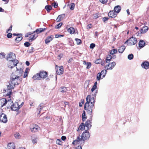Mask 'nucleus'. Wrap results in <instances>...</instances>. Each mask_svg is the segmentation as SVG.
Segmentation results:
<instances>
[{"mask_svg": "<svg viewBox=\"0 0 149 149\" xmlns=\"http://www.w3.org/2000/svg\"><path fill=\"white\" fill-rule=\"evenodd\" d=\"M96 95V94L92 95V96L88 95L86 99V102L84 106V109L87 111L88 114L91 115L90 117L91 118L90 120H88L86 122L85 124L86 127L85 130H89L92 126V111L93 109L94 108Z\"/></svg>", "mask_w": 149, "mask_h": 149, "instance_id": "f257e3e1", "label": "nucleus"}, {"mask_svg": "<svg viewBox=\"0 0 149 149\" xmlns=\"http://www.w3.org/2000/svg\"><path fill=\"white\" fill-rule=\"evenodd\" d=\"M19 77H16L13 74H12L11 77V79L10 81L9 84L7 86L6 89L7 94L6 95L10 97L11 94L12 90L13 89L16 85H18L20 82V80L19 79Z\"/></svg>", "mask_w": 149, "mask_h": 149, "instance_id": "f03ea898", "label": "nucleus"}, {"mask_svg": "<svg viewBox=\"0 0 149 149\" xmlns=\"http://www.w3.org/2000/svg\"><path fill=\"white\" fill-rule=\"evenodd\" d=\"M90 136V134L88 131L85 130V132H84L82 134L81 138L79 136L77 137V139L74 141L72 142V144H83L84 143V141L87 139H89Z\"/></svg>", "mask_w": 149, "mask_h": 149, "instance_id": "7ed1b4c3", "label": "nucleus"}, {"mask_svg": "<svg viewBox=\"0 0 149 149\" xmlns=\"http://www.w3.org/2000/svg\"><path fill=\"white\" fill-rule=\"evenodd\" d=\"M23 102H22L20 105H19L17 102H15L14 104L11 103L10 108L13 111H17L23 105Z\"/></svg>", "mask_w": 149, "mask_h": 149, "instance_id": "20e7f679", "label": "nucleus"}, {"mask_svg": "<svg viewBox=\"0 0 149 149\" xmlns=\"http://www.w3.org/2000/svg\"><path fill=\"white\" fill-rule=\"evenodd\" d=\"M12 101L11 102V99H10L7 100L6 98H3L0 100V107H2L5 105L7 103L8 105L11 104L13 103Z\"/></svg>", "mask_w": 149, "mask_h": 149, "instance_id": "39448f33", "label": "nucleus"}, {"mask_svg": "<svg viewBox=\"0 0 149 149\" xmlns=\"http://www.w3.org/2000/svg\"><path fill=\"white\" fill-rule=\"evenodd\" d=\"M18 63L19 61L18 60H14L13 61L8 62L7 65L9 68L12 69L15 66H16Z\"/></svg>", "mask_w": 149, "mask_h": 149, "instance_id": "423d86ee", "label": "nucleus"}, {"mask_svg": "<svg viewBox=\"0 0 149 149\" xmlns=\"http://www.w3.org/2000/svg\"><path fill=\"white\" fill-rule=\"evenodd\" d=\"M6 59L8 62L17 60L15 54L13 52H10L7 55Z\"/></svg>", "mask_w": 149, "mask_h": 149, "instance_id": "0eeeda50", "label": "nucleus"}, {"mask_svg": "<svg viewBox=\"0 0 149 149\" xmlns=\"http://www.w3.org/2000/svg\"><path fill=\"white\" fill-rule=\"evenodd\" d=\"M7 121L6 116L2 113V109H0V121L6 123Z\"/></svg>", "mask_w": 149, "mask_h": 149, "instance_id": "6e6552de", "label": "nucleus"}, {"mask_svg": "<svg viewBox=\"0 0 149 149\" xmlns=\"http://www.w3.org/2000/svg\"><path fill=\"white\" fill-rule=\"evenodd\" d=\"M16 68H17L16 70L14 73H13L12 74H13V75H15L16 77L19 78L22 76V74L23 73L24 71L21 68L19 69L17 68L16 67Z\"/></svg>", "mask_w": 149, "mask_h": 149, "instance_id": "1a4fd4ad", "label": "nucleus"}, {"mask_svg": "<svg viewBox=\"0 0 149 149\" xmlns=\"http://www.w3.org/2000/svg\"><path fill=\"white\" fill-rule=\"evenodd\" d=\"M129 42V45H134L137 42V39L136 38L132 37L130 38L128 40H127L126 43Z\"/></svg>", "mask_w": 149, "mask_h": 149, "instance_id": "9d476101", "label": "nucleus"}, {"mask_svg": "<svg viewBox=\"0 0 149 149\" xmlns=\"http://www.w3.org/2000/svg\"><path fill=\"white\" fill-rule=\"evenodd\" d=\"M116 65V63L115 62H113L111 63H109L105 66V68L107 70H111Z\"/></svg>", "mask_w": 149, "mask_h": 149, "instance_id": "9b49d317", "label": "nucleus"}, {"mask_svg": "<svg viewBox=\"0 0 149 149\" xmlns=\"http://www.w3.org/2000/svg\"><path fill=\"white\" fill-rule=\"evenodd\" d=\"M30 127L31 131L34 132H37L39 128L38 126L36 125H31Z\"/></svg>", "mask_w": 149, "mask_h": 149, "instance_id": "f8f14e48", "label": "nucleus"}, {"mask_svg": "<svg viewBox=\"0 0 149 149\" xmlns=\"http://www.w3.org/2000/svg\"><path fill=\"white\" fill-rule=\"evenodd\" d=\"M142 67L146 69H148L149 68V63L147 61H145L143 62L141 65Z\"/></svg>", "mask_w": 149, "mask_h": 149, "instance_id": "ddd939ff", "label": "nucleus"}, {"mask_svg": "<svg viewBox=\"0 0 149 149\" xmlns=\"http://www.w3.org/2000/svg\"><path fill=\"white\" fill-rule=\"evenodd\" d=\"M56 68L57 70L56 72L57 74L60 75L63 73V67H61L58 66Z\"/></svg>", "mask_w": 149, "mask_h": 149, "instance_id": "4468645a", "label": "nucleus"}, {"mask_svg": "<svg viewBox=\"0 0 149 149\" xmlns=\"http://www.w3.org/2000/svg\"><path fill=\"white\" fill-rule=\"evenodd\" d=\"M145 45V42L142 40H140L139 43V47L140 48L139 49H140L141 48H143Z\"/></svg>", "mask_w": 149, "mask_h": 149, "instance_id": "2eb2a0df", "label": "nucleus"}, {"mask_svg": "<svg viewBox=\"0 0 149 149\" xmlns=\"http://www.w3.org/2000/svg\"><path fill=\"white\" fill-rule=\"evenodd\" d=\"M40 78H45L47 76V73L46 72L42 71L39 73Z\"/></svg>", "mask_w": 149, "mask_h": 149, "instance_id": "dca6fc26", "label": "nucleus"}, {"mask_svg": "<svg viewBox=\"0 0 149 149\" xmlns=\"http://www.w3.org/2000/svg\"><path fill=\"white\" fill-rule=\"evenodd\" d=\"M54 38V36L52 35L48 36L46 38L45 40V43L47 44L52 41Z\"/></svg>", "mask_w": 149, "mask_h": 149, "instance_id": "f3484780", "label": "nucleus"}, {"mask_svg": "<svg viewBox=\"0 0 149 149\" xmlns=\"http://www.w3.org/2000/svg\"><path fill=\"white\" fill-rule=\"evenodd\" d=\"M114 11H110L108 13L109 16L111 18H114L116 16V14L115 13Z\"/></svg>", "mask_w": 149, "mask_h": 149, "instance_id": "a211bd4d", "label": "nucleus"}, {"mask_svg": "<svg viewBox=\"0 0 149 149\" xmlns=\"http://www.w3.org/2000/svg\"><path fill=\"white\" fill-rule=\"evenodd\" d=\"M121 9V8L120 6H117L115 7L114 9V12L116 13H119Z\"/></svg>", "mask_w": 149, "mask_h": 149, "instance_id": "6ab92c4d", "label": "nucleus"}, {"mask_svg": "<svg viewBox=\"0 0 149 149\" xmlns=\"http://www.w3.org/2000/svg\"><path fill=\"white\" fill-rule=\"evenodd\" d=\"M65 17V14H63L59 15L56 19V20L58 22H60Z\"/></svg>", "mask_w": 149, "mask_h": 149, "instance_id": "aec40b11", "label": "nucleus"}, {"mask_svg": "<svg viewBox=\"0 0 149 149\" xmlns=\"http://www.w3.org/2000/svg\"><path fill=\"white\" fill-rule=\"evenodd\" d=\"M148 29V28L147 26L143 27L141 30V33H146Z\"/></svg>", "mask_w": 149, "mask_h": 149, "instance_id": "412c9836", "label": "nucleus"}, {"mask_svg": "<svg viewBox=\"0 0 149 149\" xmlns=\"http://www.w3.org/2000/svg\"><path fill=\"white\" fill-rule=\"evenodd\" d=\"M15 146L13 143H9L7 146V149H14Z\"/></svg>", "mask_w": 149, "mask_h": 149, "instance_id": "4be33fe9", "label": "nucleus"}, {"mask_svg": "<svg viewBox=\"0 0 149 149\" xmlns=\"http://www.w3.org/2000/svg\"><path fill=\"white\" fill-rule=\"evenodd\" d=\"M112 58V56L110 54H108L107 56L106 59V62L108 63L110 61Z\"/></svg>", "mask_w": 149, "mask_h": 149, "instance_id": "5701e85b", "label": "nucleus"}, {"mask_svg": "<svg viewBox=\"0 0 149 149\" xmlns=\"http://www.w3.org/2000/svg\"><path fill=\"white\" fill-rule=\"evenodd\" d=\"M83 64L86 66V68L88 69L90 68L91 66V64L90 62L86 63L85 61L83 62Z\"/></svg>", "mask_w": 149, "mask_h": 149, "instance_id": "b1692460", "label": "nucleus"}, {"mask_svg": "<svg viewBox=\"0 0 149 149\" xmlns=\"http://www.w3.org/2000/svg\"><path fill=\"white\" fill-rule=\"evenodd\" d=\"M33 79L35 80L40 79L41 78L40 75L39 73H37L36 74L34 75L33 77Z\"/></svg>", "mask_w": 149, "mask_h": 149, "instance_id": "393cba45", "label": "nucleus"}, {"mask_svg": "<svg viewBox=\"0 0 149 149\" xmlns=\"http://www.w3.org/2000/svg\"><path fill=\"white\" fill-rule=\"evenodd\" d=\"M125 46H121L119 48L118 50V52L120 53H123L125 49Z\"/></svg>", "mask_w": 149, "mask_h": 149, "instance_id": "a878e982", "label": "nucleus"}, {"mask_svg": "<svg viewBox=\"0 0 149 149\" xmlns=\"http://www.w3.org/2000/svg\"><path fill=\"white\" fill-rule=\"evenodd\" d=\"M38 36L37 34L34 35L33 36H31L29 38V40L30 41L32 42Z\"/></svg>", "mask_w": 149, "mask_h": 149, "instance_id": "bb28decb", "label": "nucleus"}, {"mask_svg": "<svg viewBox=\"0 0 149 149\" xmlns=\"http://www.w3.org/2000/svg\"><path fill=\"white\" fill-rule=\"evenodd\" d=\"M79 128L81 130H84L85 131V126L84 123H81L79 126Z\"/></svg>", "mask_w": 149, "mask_h": 149, "instance_id": "cd10ccee", "label": "nucleus"}, {"mask_svg": "<svg viewBox=\"0 0 149 149\" xmlns=\"http://www.w3.org/2000/svg\"><path fill=\"white\" fill-rule=\"evenodd\" d=\"M22 39V34H19V36H17V37L16 39L15 40L16 41H17V42H19L21 41Z\"/></svg>", "mask_w": 149, "mask_h": 149, "instance_id": "c85d7f7f", "label": "nucleus"}, {"mask_svg": "<svg viewBox=\"0 0 149 149\" xmlns=\"http://www.w3.org/2000/svg\"><path fill=\"white\" fill-rule=\"evenodd\" d=\"M107 70L106 69L105 70H102L101 72L100 73L101 75H102V79L105 77V75L107 72Z\"/></svg>", "mask_w": 149, "mask_h": 149, "instance_id": "c756f323", "label": "nucleus"}, {"mask_svg": "<svg viewBox=\"0 0 149 149\" xmlns=\"http://www.w3.org/2000/svg\"><path fill=\"white\" fill-rule=\"evenodd\" d=\"M68 32L70 33V34H73L75 32L74 28L72 27H71L68 29Z\"/></svg>", "mask_w": 149, "mask_h": 149, "instance_id": "7c9ffc66", "label": "nucleus"}, {"mask_svg": "<svg viewBox=\"0 0 149 149\" xmlns=\"http://www.w3.org/2000/svg\"><path fill=\"white\" fill-rule=\"evenodd\" d=\"M44 104L43 103H41L39 104L38 108V110L39 111V113H40L41 109L44 107Z\"/></svg>", "mask_w": 149, "mask_h": 149, "instance_id": "2f4dec72", "label": "nucleus"}, {"mask_svg": "<svg viewBox=\"0 0 149 149\" xmlns=\"http://www.w3.org/2000/svg\"><path fill=\"white\" fill-rule=\"evenodd\" d=\"M69 8L71 10H73L74 9L75 4L74 3H72L70 5H68Z\"/></svg>", "mask_w": 149, "mask_h": 149, "instance_id": "473e14b6", "label": "nucleus"}, {"mask_svg": "<svg viewBox=\"0 0 149 149\" xmlns=\"http://www.w3.org/2000/svg\"><path fill=\"white\" fill-rule=\"evenodd\" d=\"M59 90L61 92L64 93L67 91V89L65 87H61L59 89Z\"/></svg>", "mask_w": 149, "mask_h": 149, "instance_id": "72a5a7b5", "label": "nucleus"}, {"mask_svg": "<svg viewBox=\"0 0 149 149\" xmlns=\"http://www.w3.org/2000/svg\"><path fill=\"white\" fill-rule=\"evenodd\" d=\"M86 115L85 114V111H84L82 114V120L83 122L85 121L86 120Z\"/></svg>", "mask_w": 149, "mask_h": 149, "instance_id": "f704fd0d", "label": "nucleus"}, {"mask_svg": "<svg viewBox=\"0 0 149 149\" xmlns=\"http://www.w3.org/2000/svg\"><path fill=\"white\" fill-rule=\"evenodd\" d=\"M109 52L110 54H111L113 55L116 53L117 52V51L116 49H112V50H110Z\"/></svg>", "mask_w": 149, "mask_h": 149, "instance_id": "c9c22d12", "label": "nucleus"}, {"mask_svg": "<svg viewBox=\"0 0 149 149\" xmlns=\"http://www.w3.org/2000/svg\"><path fill=\"white\" fill-rule=\"evenodd\" d=\"M45 8L47 12H49L52 9V8L50 5H47L45 6Z\"/></svg>", "mask_w": 149, "mask_h": 149, "instance_id": "e433bc0d", "label": "nucleus"}, {"mask_svg": "<svg viewBox=\"0 0 149 149\" xmlns=\"http://www.w3.org/2000/svg\"><path fill=\"white\" fill-rule=\"evenodd\" d=\"M127 58L129 60H132L134 58V55L132 54H130L128 56Z\"/></svg>", "mask_w": 149, "mask_h": 149, "instance_id": "4c0bfd02", "label": "nucleus"}, {"mask_svg": "<svg viewBox=\"0 0 149 149\" xmlns=\"http://www.w3.org/2000/svg\"><path fill=\"white\" fill-rule=\"evenodd\" d=\"M102 75L100 73H99L97 74V80L98 81H99L101 78V76Z\"/></svg>", "mask_w": 149, "mask_h": 149, "instance_id": "58836bf2", "label": "nucleus"}, {"mask_svg": "<svg viewBox=\"0 0 149 149\" xmlns=\"http://www.w3.org/2000/svg\"><path fill=\"white\" fill-rule=\"evenodd\" d=\"M62 23L61 22L58 24L57 25L55 26V28L58 29L60 28L62 25Z\"/></svg>", "mask_w": 149, "mask_h": 149, "instance_id": "ea45409f", "label": "nucleus"}, {"mask_svg": "<svg viewBox=\"0 0 149 149\" xmlns=\"http://www.w3.org/2000/svg\"><path fill=\"white\" fill-rule=\"evenodd\" d=\"M75 40L76 41L77 44L79 45L81 43V41L80 39L75 38Z\"/></svg>", "mask_w": 149, "mask_h": 149, "instance_id": "a19ab883", "label": "nucleus"}, {"mask_svg": "<svg viewBox=\"0 0 149 149\" xmlns=\"http://www.w3.org/2000/svg\"><path fill=\"white\" fill-rule=\"evenodd\" d=\"M15 137L16 139H19L20 137V136L19 133H17L14 134Z\"/></svg>", "mask_w": 149, "mask_h": 149, "instance_id": "79ce46f5", "label": "nucleus"}, {"mask_svg": "<svg viewBox=\"0 0 149 149\" xmlns=\"http://www.w3.org/2000/svg\"><path fill=\"white\" fill-rule=\"evenodd\" d=\"M101 62V59H98L95 61V63L96 64H100Z\"/></svg>", "mask_w": 149, "mask_h": 149, "instance_id": "37998d69", "label": "nucleus"}, {"mask_svg": "<svg viewBox=\"0 0 149 149\" xmlns=\"http://www.w3.org/2000/svg\"><path fill=\"white\" fill-rule=\"evenodd\" d=\"M84 99H81V102L79 103V106L80 107H81L82 106V104L84 103Z\"/></svg>", "mask_w": 149, "mask_h": 149, "instance_id": "c03bdc74", "label": "nucleus"}, {"mask_svg": "<svg viewBox=\"0 0 149 149\" xmlns=\"http://www.w3.org/2000/svg\"><path fill=\"white\" fill-rule=\"evenodd\" d=\"M99 15L98 13H96L93 15V18L95 19H96L99 17Z\"/></svg>", "mask_w": 149, "mask_h": 149, "instance_id": "a18cd8bd", "label": "nucleus"}, {"mask_svg": "<svg viewBox=\"0 0 149 149\" xmlns=\"http://www.w3.org/2000/svg\"><path fill=\"white\" fill-rule=\"evenodd\" d=\"M24 45L26 47H28L30 45V44L29 42H26L24 43Z\"/></svg>", "mask_w": 149, "mask_h": 149, "instance_id": "49530a36", "label": "nucleus"}, {"mask_svg": "<svg viewBox=\"0 0 149 149\" xmlns=\"http://www.w3.org/2000/svg\"><path fill=\"white\" fill-rule=\"evenodd\" d=\"M61 141L60 139H58L56 140V143L57 144H58L59 145H61Z\"/></svg>", "mask_w": 149, "mask_h": 149, "instance_id": "de8ad7c7", "label": "nucleus"}, {"mask_svg": "<svg viewBox=\"0 0 149 149\" xmlns=\"http://www.w3.org/2000/svg\"><path fill=\"white\" fill-rule=\"evenodd\" d=\"M96 88H97V86L93 85L92 88L91 89V91L92 92H93Z\"/></svg>", "mask_w": 149, "mask_h": 149, "instance_id": "09e8293b", "label": "nucleus"}, {"mask_svg": "<svg viewBox=\"0 0 149 149\" xmlns=\"http://www.w3.org/2000/svg\"><path fill=\"white\" fill-rule=\"evenodd\" d=\"M89 84V82L87 81L86 82L85 84L84 87L85 88H87Z\"/></svg>", "mask_w": 149, "mask_h": 149, "instance_id": "8fccbe9b", "label": "nucleus"}, {"mask_svg": "<svg viewBox=\"0 0 149 149\" xmlns=\"http://www.w3.org/2000/svg\"><path fill=\"white\" fill-rule=\"evenodd\" d=\"M95 46V45L94 43H91V44L90 47L91 49H93Z\"/></svg>", "mask_w": 149, "mask_h": 149, "instance_id": "3c124183", "label": "nucleus"}, {"mask_svg": "<svg viewBox=\"0 0 149 149\" xmlns=\"http://www.w3.org/2000/svg\"><path fill=\"white\" fill-rule=\"evenodd\" d=\"M100 1L101 3L104 4L107 2V0H100Z\"/></svg>", "mask_w": 149, "mask_h": 149, "instance_id": "603ef678", "label": "nucleus"}, {"mask_svg": "<svg viewBox=\"0 0 149 149\" xmlns=\"http://www.w3.org/2000/svg\"><path fill=\"white\" fill-rule=\"evenodd\" d=\"M52 6H54V7L55 8L57 7L58 6V4L55 3H53L52 4Z\"/></svg>", "mask_w": 149, "mask_h": 149, "instance_id": "864d4df0", "label": "nucleus"}, {"mask_svg": "<svg viewBox=\"0 0 149 149\" xmlns=\"http://www.w3.org/2000/svg\"><path fill=\"white\" fill-rule=\"evenodd\" d=\"M12 36V34L10 33H8L7 35V37L8 38H10Z\"/></svg>", "mask_w": 149, "mask_h": 149, "instance_id": "5fc2aeb1", "label": "nucleus"}, {"mask_svg": "<svg viewBox=\"0 0 149 149\" xmlns=\"http://www.w3.org/2000/svg\"><path fill=\"white\" fill-rule=\"evenodd\" d=\"M34 49V48L33 47H31L30 49L29 50V53H31L33 51V50Z\"/></svg>", "mask_w": 149, "mask_h": 149, "instance_id": "6e6d98bb", "label": "nucleus"}, {"mask_svg": "<svg viewBox=\"0 0 149 149\" xmlns=\"http://www.w3.org/2000/svg\"><path fill=\"white\" fill-rule=\"evenodd\" d=\"M108 19L109 18L108 17H104L103 18L102 20L103 22H105V21H107Z\"/></svg>", "mask_w": 149, "mask_h": 149, "instance_id": "4d7b16f0", "label": "nucleus"}, {"mask_svg": "<svg viewBox=\"0 0 149 149\" xmlns=\"http://www.w3.org/2000/svg\"><path fill=\"white\" fill-rule=\"evenodd\" d=\"M28 75V73H26V72H24V75L23 76V78H26L27 77Z\"/></svg>", "mask_w": 149, "mask_h": 149, "instance_id": "13d9d810", "label": "nucleus"}, {"mask_svg": "<svg viewBox=\"0 0 149 149\" xmlns=\"http://www.w3.org/2000/svg\"><path fill=\"white\" fill-rule=\"evenodd\" d=\"M63 54H60L58 56V59L60 60L61 58L62 57Z\"/></svg>", "mask_w": 149, "mask_h": 149, "instance_id": "bf43d9fd", "label": "nucleus"}, {"mask_svg": "<svg viewBox=\"0 0 149 149\" xmlns=\"http://www.w3.org/2000/svg\"><path fill=\"white\" fill-rule=\"evenodd\" d=\"M36 32L37 33H40L39 29H37L36 31H35L33 32V33H35Z\"/></svg>", "mask_w": 149, "mask_h": 149, "instance_id": "052dcab7", "label": "nucleus"}, {"mask_svg": "<svg viewBox=\"0 0 149 149\" xmlns=\"http://www.w3.org/2000/svg\"><path fill=\"white\" fill-rule=\"evenodd\" d=\"M39 29V30H40V33L42 32L45 29V28H40Z\"/></svg>", "mask_w": 149, "mask_h": 149, "instance_id": "680f3d73", "label": "nucleus"}, {"mask_svg": "<svg viewBox=\"0 0 149 149\" xmlns=\"http://www.w3.org/2000/svg\"><path fill=\"white\" fill-rule=\"evenodd\" d=\"M12 26H11L9 29L7 31V33H8V32L12 30Z\"/></svg>", "mask_w": 149, "mask_h": 149, "instance_id": "e2e57ef3", "label": "nucleus"}, {"mask_svg": "<svg viewBox=\"0 0 149 149\" xmlns=\"http://www.w3.org/2000/svg\"><path fill=\"white\" fill-rule=\"evenodd\" d=\"M61 139L63 141H65L66 139V137L65 136H62L61 138Z\"/></svg>", "mask_w": 149, "mask_h": 149, "instance_id": "0e129e2a", "label": "nucleus"}, {"mask_svg": "<svg viewBox=\"0 0 149 149\" xmlns=\"http://www.w3.org/2000/svg\"><path fill=\"white\" fill-rule=\"evenodd\" d=\"M75 149H82V147L81 146H79L76 148Z\"/></svg>", "mask_w": 149, "mask_h": 149, "instance_id": "69168bd1", "label": "nucleus"}, {"mask_svg": "<svg viewBox=\"0 0 149 149\" xmlns=\"http://www.w3.org/2000/svg\"><path fill=\"white\" fill-rule=\"evenodd\" d=\"M36 141H36V139H33L32 140V142L33 143H36Z\"/></svg>", "mask_w": 149, "mask_h": 149, "instance_id": "338daca9", "label": "nucleus"}, {"mask_svg": "<svg viewBox=\"0 0 149 149\" xmlns=\"http://www.w3.org/2000/svg\"><path fill=\"white\" fill-rule=\"evenodd\" d=\"M26 64L27 66H29V65L30 63L28 61H26Z\"/></svg>", "mask_w": 149, "mask_h": 149, "instance_id": "774afa93", "label": "nucleus"}]
</instances>
